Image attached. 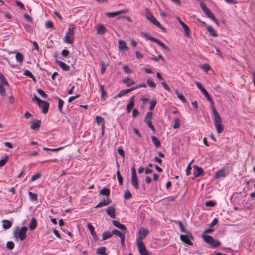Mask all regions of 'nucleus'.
<instances>
[{
	"instance_id": "nucleus-1",
	"label": "nucleus",
	"mask_w": 255,
	"mask_h": 255,
	"mask_svg": "<svg viewBox=\"0 0 255 255\" xmlns=\"http://www.w3.org/2000/svg\"><path fill=\"white\" fill-rule=\"evenodd\" d=\"M204 94L207 100L210 102L211 104V108L214 115V119L215 121V126L218 133H221L224 129L223 126L222 124L221 118L214 106V102L212 100L210 95L208 93L206 89L202 91Z\"/></svg>"
},
{
	"instance_id": "nucleus-2",
	"label": "nucleus",
	"mask_w": 255,
	"mask_h": 255,
	"mask_svg": "<svg viewBox=\"0 0 255 255\" xmlns=\"http://www.w3.org/2000/svg\"><path fill=\"white\" fill-rule=\"evenodd\" d=\"M202 237L203 240L210 245L212 248H216L220 245L221 242L218 240H215L213 237L208 235H202Z\"/></svg>"
},
{
	"instance_id": "nucleus-3",
	"label": "nucleus",
	"mask_w": 255,
	"mask_h": 255,
	"mask_svg": "<svg viewBox=\"0 0 255 255\" xmlns=\"http://www.w3.org/2000/svg\"><path fill=\"white\" fill-rule=\"evenodd\" d=\"M28 228L24 226L20 229L17 227L14 232V236L16 238H19L21 241H23L26 238V232Z\"/></svg>"
},
{
	"instance_id": "nucleus-4",
	"label": "nucleus",
	"mask_w": 255,
	"mask_h": 255,
	"mask_svg": "<svg viewBox=\"0 0 255 255\" xmlns=\"http://www.w3.org/2000/svg\"><path fill=\"white\" fill-rule=\"evenodd\" d=\"M74 28H69L64 37V42L68 44H72L74 42Z\"/></svg>"
},
{
	"instance_id": "nucleus-5",
	"label": "nucleus",
	"mask_w": 255,
	"mask_h": 255,
	"mask_svg": "<svg viewBox=\"0 0 255 255\" xmlns=\"http://www.w3.org/2000/svg\"><path fill=\"white\" fill-rule=\"evenodd\" d=\"M137 245L139 252L141 255H151V253L147 250L142 241L137 239Z\"/></svg>"
},
{
	"instance_id": "nucleus-6",
	"label": "nucleus",
	"mask_w": 255,
	"mask_h": 255,
	"mask_svg": "<svg viewBox=\"0 0 255 255\" xmlns=\"http://www.w3.org/2000/svg\"><path fill=\"white\" fill-rule=\"evenodd\" d=\"M132 171V177H131V183L132 186L136 189H139V183L136 175V169L134 167H133L131 169Z\"/></svg>"
},
{
	"instance_id": "nucleus-7",
	"label": "nucleus",
	"mask_w": 255,
	"mask_h": 255,
	"mask_svg": "<svg viewBox=\"0 0 255 255\" xmlns=\"http://www.w3.org/2000/svg\"><path fill=\"white\" fill-rule=\"evenodd\" d=\"M189 236L187 235H183L182 234L180 236V240L183 242L184 243L188 244L189 245H192L193 243L190 240V238L191 239H193V237L191 235V234L189 233Z\"/></svg>"
},
{
	"instance_id": "nucleus-8",
	"label": "nucleus",
	"mask_w": 255,
	"mask_h": 255,
	"mask_svg": "<svg viewBox=\"0 0 255 255\" xmlns=\"http://www.w3.org/2000/svg\"><path fill=\"white\" fill-rule=\"evenodd\" d=\"M229 171L228 168L223 167L219 171L216 172L215 174V178L219 179L222 177H225L229 174Z\"/></svg>"
},
{
	"instance_id": "nucleus-9",
	"label": "nucleus",
	"mask_w": 255,
	"mask_h": 255,
	"mask_svg": "<svg viewBox=\"0 0 255 255\" xmlns=\"http://www.w3.org/2000/svg\"><path fill=\"white\" fill-rule=\"evenodd\" d=\"M193 175L195 178L203 176L204 175V171L203 169L197 165L193 166Z\"/></svg>"
},
{
	"instance_id": "nucleus-10",
	"label": "nucleus",
	"mask_w": 255,
	"mask_h": 255,
	"mask_svg": "<svg viewBox=\"0 0 255 255\" xmlns=\"http://www.w3.org/2000/svg\"><path fill=\"white\" fill-rule=\"evenodd\" d=\"M128 11H129V10L128 9H125L121 10L118 11L116 12H107L106 13V15L108 17H114L117 16V15H118L120 14L127 13L128 12Z\"/></svg>"
},
{
	"instance_id": "nucleus-11",
	"label": "nucleus",
	"mask_w": 255,
	"mask_h": 255,
	"mask_svg": "<svg viewBox=\"0 0 255 255\" xmlns=\"http://www.w3.org/2000/svg\"><path fill=\"white\" fill-rule=\"evenodd\" d=\"M41 120L38 119L33 120L31 121V124L30 126L31 129L32 130H38V128L41 126Z\"/></svg>"
},
{
	"instance_id": "nucleus-12",
	"label": "nucleus",
	"mask_w": 255,
	"mask_h": 255,
	"mask_svg": "<svg viewBox=\"0 0 255 255\" xmlns=\"http://www.w3.org/2000/svg\"><path fill=\"white\" fill-rule=\"evenodd\" d=\"M87 227H88V229L89 230V231L91 233V234L92 236L93 237L94 241L98 240L99 238H98V236L97 235L96 232L95 231V229H94V226L90 223H87Z\"/></svg>"
},
{
	"instance_id": "nucleus-13",
	"label": "nucleus",
	"mask_w": 255,
	"mask_h": 255,
	"mask_svg": "<svg viewBox=\"0 0 255 255\" xmlns=\"http://www.w3.org/2000/svg\"><path fill=\"white\" fill-rule=\"evenodd\" d=\"M107 214L112 218H115V209L114 206H110L106 209Z\"/></svg>"
},
{
	"instance_id": "nucleus-14",
	"label": "nucleus",
	"mask_w": 255,
	"mask_h": 255,
	"mask_svg": "<svg viewBox=\"0 0 255 255\" xmlns=\"http://www.w3.org/2000/svg\"><path fill=\"white\" fill-rule=\"evenodd\" d=\"M112 202V200L109 198L103 199L95 207V208L102 207L103 206H107L109 205Z\"/></svg>"
},
{
	"instance_id": "nucleus-15",
	"label": "nucleus",
	"mask_w": 255,
	"mask_h": 255,
	"mask_svg": "<svg viewBox=\"0 0 255 255\" xmlns=\"http://www.w3.org/2000/svg\"><path fill=\"white\" fill-rule=\"evenodd\" d=\"M179 23L181 24V25L182 26V27L184 28V34L187 36V37H189V34H190V29L188 27V26L185 23H184L181 19L179 17H177V18Z\"/></svg>"
},
{
	"instance_id": "nucleus-16",
	"label": "nucleus",
	"mask_w": 255,
	"mask_h": 255,
	"mask_svg": "<svg viewBox=\"0 0 255 255\" xmlns=\"http://www.w3.org/2000/svg\"><path fill=\"white\" fill-rule=\"evenodd\" d=\"M40 106H39L42 109V113L44 114H46L48 112L49 103L48 102L42 100V102H40Z\"/></svg>"
},
{
	"instance_id": "nucleus-17",
	"label": "nucleus",
	"mask_w": 255,
	"mask_h": 255,
	"mask_svg": "<svg viewBox=\"0 0 255 255\" xmlns=\"http://www.w3.org/2000/svg\"><path fill=\"white\" fill-rule=\"evenodd\" d=\"M149 232V231L146 228H141L139 230V237H138V240H141L145 238V237L146 236V235H147V234Z\"/></svg>"
},
{
	"instance_id": "nucleus-18",
	"label": "nucleus",
	"mask_w": 255,
	"mask_h": 255,
	"mask_svg": "<svg viewBox=\"0 0 255 255\" xmlns=\"http://www.w3.org/2000/svg\"><path fill=\"white\" fill-rule=\"evenodd\" d=\"M135 98V95L131 96L130 98L129 103L127 105V110L128 113H130L131 112V109L134 105Z\"/></svg>"
},
{
	"instance_id": "nucleus-19",
	"label": "nucleus",
	"mask_w": 255,
	"mask_h": 255,
	"mask_svg": "<svg viewBox=\"0 0 255 255\" xmlns=\"http://www.w3.org/2000/svg\"><path fill=\"white\" fill-rule=\"evenodd\" d=\"M204 12L207 15V16L209 18H211L217 25L218 24V21L217 19L215 17L214 15L211 12V11L208 8L205 9V11Z\"/></svg>"
},
{
	"instance_id": "nucleus-20",
	"label": "nucleus",
	"mask_w": 255,
	"mask_h": 255,
	"mask_svg": "<svg viewBox=\"0 0 255 255\" xmlns=\"http://www.w3.org/2000/svg\"><path fill=\"white\" fill-rule=\"evenodd\" d=\"M112 223L114 226L121 230V231H127V228L125 225L121 224L118 221L113 220Z\"/></svg>"
},
{
	"instance_id": "nucleus-21",
	"label": "nucleus",
	"mask_w": 255,
	"mask_h": 255,
	"mask_svg": "<svg viewBox=\"0 0 255 255\" xmlns=\"http://www.w3.org/2000/svg\"><path fill=\"white\" fill-rule=\"evenodd\" d=\"M55 62L64 71H67L70 70V66L64 62L58 60H56Z\"/></svg>"
},
{
	"instance_id": "nucleus-22",
	"label": "nucleus",
	"mask_w": 255,
	"mask_h": 255,
	"mask_svg": "<svg viewBox=\"0 0 255 255\" xmlns=\"http://www.w3.org/2000/svg\"><path fill=\"white\" fill-rule=\"evenodd\" d=\"M151 22L155 25L157 27L161 29L163 32H165L166 31V28L164 27L155 18L153 17L151 20H150Z\"/></svg>"
},
{
	"instance_id": "nucleus-23",
	"label": "nucleus",
	"mask_w": 255,
	"mask_h": 255,
	"mask_svg": "<svg viewBox=\"0 0 255 255\" xmlns=\"http://www.w3.org/2000/svg\"><path fill=\"white\" fill-rule=\"evenodd\" d=\"M119 49L120 50L125 51L128 50V47L127 46L126 42L122 40H119Z\"/></svg>"
},
{
	"instance_id": "nucleus-24",
	"label": "nucleus",
	"mask_w": 255,
	"mask_h": 255,
	"mask_svg": "<svg viewBox=\"0 0 255 255\" xmlns=\"http://www.w3.org/2000/svg\"><path fill=\"white\" fill-rule=\"evenodd\" d=\"M122 82L127 85V86H130L135 84L134 80L129 77H127L122 80Z\"/></svg>"
},
{
	"instance_id": "nucleus-25",
	"label": "nucleus",
	"mask_w": 255,
	"mask_h": 255,
	"mask_svg": "<svg viewBox=\"0 0 255 255\" xmlns=\"http://www.w3.org/2000/svg\"><path fill=\"white\" fill-rule=\"evenodd\" d=\"M106 31V29L104 25L100 24L98 26L97 31V34L103 35L105 33Z\"/></svg>"
},
{
	"instance_id": "nucleus-26",
	"label": "nucleus",
	"mask_w": 255,
	"mask_h": 255,
	"mask_svg": "<svg viewBox=\"0 0 255 255\" xmlns=\"http://www.w3.org/2000/svg\"><path fill=\"white\" fill-rule=\"evenodd\" d=\"M3 225L2 227L5 229H9L11 226H12V222H11L10 220H3L2 221Z\"/></svg>"
},
{
	"instance_id": "nucleus-27",
	"label": "nucleus",
	"mask_w": 255,
	"mask_h": 255,
	"mask_svg": "<svg viewBox=\"0 0 255 255\" xmlns=\"http://www.w3.org/2000/svg\"><path fill=\"white\" fill-rule=\"evenodd\" d=\"M127 231L123 230V231H121V232H120L117 229H114L112 231V235H115L119 237L120 238H121L122 236H123V235H124L126 234V232Z\"/></svg>"
},
{
	"instance_id": "nucleus-28",
	"label": "nucleus",
	"mask_w": 255,
	"mask_h": 255,
	"mask_svg": "<svg viewBox=\"0 0 255 255\" xmlns=\"http://www.w3.org/2000/svg\"><path fill=\"white\" fill-rule=\"evenodd\" d=\"M207 30L212 36L216 37L218 36L216 31L211 26L208 25L207 27Z\"/></svg>"
},
{
	"instance_id": "nucleus-29",
	"label": "nucleus",
	"mask_w": 255,
	"mask_h": 255,
	"mask_svg": "<svg viewBox=\"0 0 255 255\" xmlns=\"http://www.w3.org/2000/svg\"><path fill=\"white\" fill-rule=\"evenodd\" d=\"M99 193L101 195L106 196L108 198L110 195V190L109 188H103L100 191Z\"/></svg>"
},
{
	"instance_id": "nucleus-30",
	"label": "nucleus",
	"mask_w": 255,
	"mask_h": 255,
	"mask_svg": "<svg viewBox=\"0 0 255 255\" xmlns=\"http://www.w3.org/2000/svg\"><path fill=\"white\" fill-rule=\"evenodd\" d=\"M0 84L3 86H8L9 84L8 82L5 79L4 76L3 74H0Z\"/></svg>"
},
{
	"instance_id": "nucleus-31",
	"label": "nucleus",
	"mask_w": 255,
	"mask_h": 255,
	"mask_svg": "<svg viewBox=\"0 0 255 255\" xmlns=\"http://www.w3.org/2000/svg\"><path fill=\"white\" fill-rule=\"evenodd\" d=\"M145 15L146 18L149 21L151 20V19H152L153 17H154V16L152 15V13L148 8H146L145 10Z\"/></svg>"
},
{
	"instance_id": "nucleus-32",
	"label": "nucleus",
	"mask_w": 255,
	"mask_h": 255,
	"mask_svg": "<svg viewBox=\"0 0 255 255\" xmlns=\"http://www.w3.org/2000/svg\"><path fill=\"white\" fill-rule=\"evenodd\" d=\"M36 226H37L36 220L34 218H33L31 219L30 223L29 224V229L31 230H34L36 228Z\"/></svg>"
},
{
	"instance_id": "nucleus-33",
	"label": "nucleus",
	"mask_w": 255,
	"mask_h": 255,
	"mask_svg": "<svg viewBox=\"0 0 255 255\" xmlns=\"http://www.w3.org/2000/svg\"><path fill=\"white\" fill-rule=\"evenodd\" d=\"M106 248L105 247H100L97 249L96 253L101 255H106Z\"/></svg>"
},
{
	"instance_id": "nucleus-34",
	"label": "nucleus",
	"mask_w": 255,
	"mask_h": 255,
	"mask_svg": "<svg viewBox=\"0 0 255 255\" xmlns=\"http://www.w3.org/2000/svg\"><path fill=\"white\" fill-rule=\"evenodd\" d=\"M151 138L153 143L156 147H160L161 146L160 141L156 136H151Z\"/></svg>"
},
{
	"instance_id": "nucleus-35",
	"label": "nucleus",
	"mask_w": 255,
	"mask_h": 255,
	"mask_svg": "<svg viewBox=\"0 0 255 255\" xmlns=\"http://www.w3.org/2000/svg\"><path fill=\"white\" fill-rule=\"evenodd\" d=\"M112 236V232H110L109 231H105L102 234V240H105L109 238H110Z\"/></svg>"
},
{
	"instance_id": "nucleus-36",
	"label": "nucleus",
	"mask_w": 255,
	"mask_h": 255,
	"mask_svg": "<svg viewBox=\"0 0 255 255\" xmlns=\"http://www.w3.org/2000/svg\"><path fill=\"white\" fill-rule=\"evenodd\" d=\"M15 58L17 62L21 63L23 61L24 57L21 53L18 52L16 54Z\"/></svg>"
},
{
	"instance_id": "nucleus-37",
	"label": "nucleus",
	"mask_w": 255,
	"mask_h": 255,
	"mask_svg": "<svg viewBox=\"0 0 255 255\" xmlns=\"http://www.w3.org/2000/svg\"><path fill=\"white\" fill-rule=\"evenodd\" d=\"M155 42L157 43L158 45H159L162 48L164 49L165 50H167V51H170L169 48L165 45L164 43H163L162 42L157 39Z\"/></svg>"
},
{
	"instance_id": "nucleus-38",
	"label": "nucleus",
	"mask_w": 255,
	"mask_h": 255,
	"mask_svg": "<svg viewBox=\"0 0 255 255\" xmlns=\"http://www.w3.org/2000/svg\"><path fill=\"white\" fill-rule=\"evenodd\" d=\"M152 112H148L146 115V116L144 118V122H146L147 121H152Z\"/></svg>"
},
{
	"instance_id": "nucleus-39",
	"label": "nucleus",
	"mask_w": 255,
	"mask_h": 255,
	"mask_svg": "<svg viewBox=\"0 0 255 255\" xmlns=\"http://www.w3.org/2000/svg\"><path fill=\"white\" fill-rule=\"evenodd\" d=\"M142 34L147 39H148V40H150L151 41L155 42L156 40H157L156 38H155L152 37L151 35H150L148 33L144 32V33H142Z\"/></svg>"
},
{
	"instance_id": "nucleus-40",
	"label": "nucleus",
	"mask_w": 255,
	"mask_h": 255,
	"mask_svg": "<svg viewBox=\"0 0 255 255\" xmlns=\"http://www.w3.org/2000/svg\"><path fill=\"white\" fill-rule=\"evenodd\" d=\"M8 156L5 155L4 158L3 159H1L0 160V167H2L3 166H4L6 163L7 162L8 159Z\"/></svg>"
},
{
	"instance_id": "nucleus-41",
	"label": "nucleus",
	"mask_w": 255,
	"mask_h": 255,
	"mask_svg": "<svg viewBox=\"0 0 255 255\" xmlns=\"http://www.w3.org/2000/svg\"><path fill=\"white\" fill-rule=\"evenodd\" d=\"M28 194H29V195L31 200L34 201H36L37 200L38 195L37 194L33 193L31 192H29Z\"/></svg>"
},
{
	"instance_id": "nucleus-42",
	"label": "nucleus",
	"mask_w": 255,
	"mask_h": 255,
	"mask_svg": "<svg viewBox=\"0 0 255 255\" xmlns=\"http://www.w3.org/2000/svg\"><path fill=\"white\" fill-rule=\"evenodd\" d=\"M59 103H58V109L61 113L64 114L63 112L62 111V107L63 106L64 102L63 101L60 99H58Z\"/></svg>"
},
{
	"instance_id": "nucleus-43",
	"label": "nucleus",
	"mask_w": 255,
	"mask_h": 255,
	"mask_svg": "<svg viewBox=\"0 0 255 255\" xmlns=\"http://www.w3.org/2000/svg\"><path fill=\"white\" fill-rule=\"evenodd\" d=\"M175 93L177 94L178 97L184 103H185L186 102V100L184 96L179 93L178 91L177 90H176L175 91Z\"/></svg>"
},
{
	"instance_id": "nucleus-44",
	"label": "nucleus",
	"mask_w": 255,
	"mask_h": 255,
	"mask_svg": "<svg viewBox=\"0 0 255 255\" xmlns=\"http://www.w3.org/2000/svg\"><path fill=\"white\" fill-rule=\"evenodd\" d=\"M100 88L101 90V93H102V96H101V98L103 100H105V97L107 95V94H106V92L105 91V90H104V87L103 85H101L100 86Z\"/></svg>"
},
{
	"instance_id": "nucleus-45",
	"label": "nucleus",
	"mask_w": 255,
	"mask_h": 255,
	"mask_svg": "<svg viewBox=\"0 0 255 255\" xmlns=\"http://www.w3.org/2000/svg\"><path fill=\"white\" fill-rule=\"evenodd\" d=\"M147 84L149 87L153 89L155 88L156 87L155 83L150 78L147 80Z\"/></svg>"
},
{
	"instance_id": "nucleus-46",
	"label": "nucleus",
	"mask_w": 255,
	"mask_h": 255,
	"mask_svg": "<svg viewBox=\"0 0 255 255\" xmlns=\"http://www.w3.org/2000/svg\"><path fill=\"white\" fill-rule=\"evenodd\" d=\"M116 174L117 175L118 180L120 185L123 184V178L121 175L120 172L119 170L117 171Z\"/></svg>"
},
{
	"instance_id": "nucleus-47",
	"label": "nucleus",
	"mask_w": 255,
	"mask_h": 255,
	"mask_svg": "<svg viewBox=\"0 0 255 255\" xmlns=\"http://www.w3.org/2000/svg\"><path fill=\"white\" fill-rule=\"evenodd\" d=\"M180 127V119L177 118L174 120V124L173 125V128L176 129L179 128Z\"/></svg>"
},
{
	"instance_id": "nucleus-48",
	"label": "nucleus",
	"mask_w": 255,
	"mask_h": 255,
	"mask_svg": "<svg viewBox=\"0 0 255 255\" xmlns=\"http://www.w3.org/2000/svg\"><path fill=\"white\" fill-rule=\"evenodd\" d=\"M131 197H132V194L131 193V192L127 190L125 192L124 198L125 199H126V200L129 199Z\"/></svg>"
},
{
	"instance_id": "nucleus-49",
	"label": "nucleus",
	"mask_w": 255,
	"mask_h": 255,
	"mask_svg": "<svg viewBox=\"0 0 255 255\" xmlns=\"http://www.w3.org/2000/svg\"><path fill=\"white\" fill-rule=\"evenodd\" d=\"M151 59L155 61H158L159 59H161L163 62L165 61V59L161 55H159L157 57H152L151 58Z\"/></svg>"
},
{
	"instance_id": "nucleus-50",
	"label": "nucleus",
	"mask_w": 255,
	"mask_h": 255,
	"mask_svg": "<svg viewBox=\"0 0 255 255\" xmlns=\"http://www.w3.org/2000/svg\"><path fill=\"white\" fill-rule=\"evenodd\" d=\"M38 93L41 95V96L43 98H47V95L41 89L39 88L37 89Z\"/></svg>"
},
{
	"instance_id": "nucleus-51",
	"label": "nucleus",
	"mask_w": 255,
	"mask_h": 255,
	"mask_svg": "<svg viewBox=\"0 0 255 255\" xmlns=\"http://www.w3.org/2000/svg\"><path fill=\"white\" fill-rule=\"evenodd\" d=\"M0 94L1 96H5L6 95L5 89L4 86L0 84Z\"/></svg>"
},
{
	"instance_id": "nucleus-52",
	"label": "nucleus",
	"mask_w": 255,
	"mask_h": 255,
	"mask_svg": "<svg viewBox=\"0 0 255 255\" xmlns=\"http://www.w3.org/2000/svg\"><path fill=\"white\" fill-rule=\"evenodd\" d=\"M200 67L206 72L210 69V66L208 64H204L201 65Z\"/></svg>"
},
{
	"instance_id": "nucleus-53",
	"label": "nucleus",
	"mask_w": 255,
	"mask_h": 255,
	"mask_svg": "<svg viewBox=\"0 0 255 255\" xmlns=\"http://www.w3.org/2000/svg\"><path fill=\"white\" fill-rule=\"evenodd\" d=\"M14 243L12 241H8L6 244V247L8 249L12 250L14 248Z\"/></svg>"
},
{
	"instance_id": "nucleus-54",
	"label": "nucleus",
	"mask_w": 255,
	"mask_h": 255,
	"mask_svg": "<svg viewBox=\"0 0 255 255\" xmlns=\"http://www.w3.org/2000/svg\"><path fill=\"white\" fill-rule=\"evenodd\" d=\"M40 177L41 173L40 172H38L32 176L31 181H34L35 180H36L38 179H39Z\"/></svg>"
},
{
	"instance_id": "nucleus-55",
	"label": "nucleus",
	"mask_w": 255,
	"mask_h": 255,
	"mask_svg": "<svg viewBox=\"0 0 255 255\" xmlns=\"http://www.w3.org/2000/svg\"><path fill=\"white\" fill-rule=\"evenodd\" d=\"M193 161V160H192L191 161V162L188 164V165L187 166V168L186 169V173L187 175H190V174L191 173V170L192 169L191 165Z\"/></svg>"
},
{
	"instance_id": "nucleus-56",
	"label": "nucleus",
	"mask_w": 255,
	"mask_h": 255,
	"mask_svg": "<svg viewBox=\"0 0 255 255\" xmlns=\"http://www.w3.org/2000/svg\"><path fill=\"white\" fill-rule=\"evenodd\" d=\"M146 123L147 124L149 128L151 129V130L154 132H155V128L154 126L152 124V121H147Z\"/></svg>"
},
{
	"instance_id": "nucleus-57",
	"label": "nucleus",
	"mask_w": 255,
	"mask_h": 255,
	"mask_svg": "<svg viewBox=\"0 0 255 255\" xmlns=\"http://www.w3.org/2000/svg\"><path fill=\"white\" fill-rule=\"evenodd\" d=\"M135 89H136V87H132L130 89L123 90V93H124V95H125L127 94L128 93H129L130 92L132 91Z\"/></svg>"
},
{
	"instance_id": "nucleus-58",
	"label": "nucleus",
	"mask_w": 255,
	"mask_h": 255,
	"mask_svg": "<svg viewBox=\"0 0 255 255\" xmlns=\"http://www.w3.org/2000/svg\"><path fill=\"white\" fill-rule=\"evenodd\" d=\"M135 89H136V87H132L130 89L123 90V93H124V95H125L127 94L128 93H129L130 92L132 91Z\"/></svg>"
},
{
	"instance_id": "nucleus-59",
	"label": "nucleus",
	"mask_w": 255,
	"mask_h": 255,
	"mask_svg": "<svg viewBox=\"0 0 255 255\" xmlns=\"http://www.w3.org/2000/svg\"><path fill=\"white\" fill-rule=\"evenodd\" d=\"M156 104V101L155 100H152L151 102H150V106H149V109L150 110H153L155 106V105Z\"/></svg>"
},
{
	"instance_id": "nucleus-60",
	"label": "nucleus",
	"mask_w": 255,
	"mask_h": 255,
	"mask_svg": "<svg viewBox=\"0 0 255 255\" xmlns=\"http://www.w3.org/2000/svg\"><path fill=\"white\" fill-rule=\"evenodd\" d=\"M96 119L98 124L101 123H102V124L104 123V119L103 117L101 116H96Z\"/></svg>"
},
{
	"instance_id": "nucleus-61",
	"label": "nucleus",
	"mask_w": 255,
	"mask_h": 255,
	"mask_svg": "<svg viewBox=\"0 0 255 255\" xmlns=\"http://www.w3.org/2000/svg\"><path fill=\"white\" fill-rule=\"evenodd\" d=\"M32 100L33 101H36L39 106H40V102H42V100L38 98L35 94L34 95V97L33 98Z\"/></svg>"
},
{
	"instance_id": "nucleus-62",
	"label": "nucleus",
	"mask_w": 255,
	"mask_h": 255,
	"mask_svg": "<svg viewBox=\"0 0 255 255\" xmlns=\"http://www.w3.org/2000/svg\"><path fill=\"white\" fill-rule=\"evenodd\" d=\"M45 26L47 28H51L54 26L53 23L51 21H47L45 23Z\"/></svg>"
},
{
	"instance_id": "nucleus-63",
	"label": "nucleus",
	"mask_w": 255,
	"mask_h": 255,
	"mask_svg": "<svg viewBox=\"0 0 255 255\" xmlns=\"http://www.w3.org/2000/svg\"><path fill=\"white\" fill-rule=\"evenodd\" d=\"M123 69L125 72L127 73H130L132 72L131 69L129 68L128 65H125L123 66Z\"/></svg>"
},
{
	"instance_id": "nucleus-64",
	"label": "nucleus",
	"mask_w": 255,
	"mask_h": 255,
	"mask_svg": "<svg viewBox=\"0 0 255 255\" xmlns=\"http://www.w3.org/2000/svg\"><path fill=\"white\" fill-rule=\"evenodd\" d=\"M205 205L206 206L213 207L215 205V203L214 201L212 200H209L206 202Z\"/></svg>"
}]
</instances>
